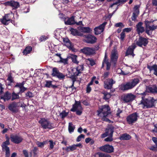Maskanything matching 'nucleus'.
<instances>
[{
  "label": "nucleus",
  "instance_id": "f257e3e1",
  "mask_svg": "<svg viewBox=\"0 0 157 157\" xmlns=\"http://www.w3.org/2000/svg\"><path fill=\"white\" fill-rule=\"evenodd\" d=\"M141 94L143 96L140 104L143 108H150L155 106L157 100H155L153 97L149 96L146 92H144Z\"/></svg>",
  "mask_w": 157,
  "mask_h": 157
},
{
  "label": "nucleus",
  "instance_id": "f03ea898",
  "mask_svg": "<svg viewBox=\"0 0 157 157\" xmlns=\"http://www.w3.org/2000/svg\"><path fill=\"white\" fill-rule=\"evenodd\" d=\"M98 115L102 117V120L109 122L110 120L106 117L110 114V108L108 105H103L97 111Z\"/></svg>",
  "mask_w": 157,
  "mask_h": 157
},
{
  "label": "nucleus",
  "instance_id": "7ed1b4c3",
  "mask_svg": "<svg viewBox=\"0 0 157 157\" xmlns=\"http://www.w3.org/2000/svg\"><path fill=\"white\" fill-rule=\"evenodd\" d=\"M140 82L137 78H134L131 81L122 84L120 86V89L123 91H126L133 89Z\"/></svg>",
  "mask_w": 157,
  "mask_h": 157
},
{
  "label": "nucleus",
  "instance_id": "20e7f679",
  "mask_svg": "<svg viewBox=\"0 0 157 157\" xmlns=\"http://www.w3.org/2000/svg\"><path fill=\"white\" fill-rule=\"evenodd\" d=\"M20 106L22 107H25V104L23 102H13L9 104L8 106V109L12 112L16 113L18 112V107Z\"/></svg>",
  "mask_w": 157,
  "mask_h": 157
},
{
  "label": "nucleus",
  "instance_id": "39448f33",
  "mask_svg": "<svg viewBox=\"0 0 157 157\" xmlns=\"http://www.w3.org/2000/svg\"><path fill=\"white\" fill-rule=\"evenodd\" d=\"M39 122L40 124L42 127L44 129H51L54 127L53 123L44 118L41 119Z\"/></svg>",
  "mask_w": 157,
  "mask_h": 157
},
{
  "label": "nucleus",
  "instance_id": "423d86ee",
  "mask_svg": "<svg viewBox=\"0 0 157 157\" xmlns=\"http://www.w3.org/2000/svg\"><path fill=\"white\" fill-rule=\"evenodd\" d=\"M83 108L80 101H75V103L73 105L71 111L73 112H76V114L78 115H80L82 113Z\"/></svg>",
  "mask_w": 157,
  "mask_h": 157
},
{
  "label": "nucleus",
  "instance_id": "0eeeda50",
  "mask_svg": "<svg viewBox=\"0 0 157 157\" xmlns=\"http://www.w3.org/2000/svg\"><path fill=\"white\" fill-rule=\"evenodd\" d=\"M84 37V42L88 44H94L96 42L97 40L96 37L90 34L85 35Z\"/></svg>",
  "mask_w": 157,
  "mask_h": 157
},
{
  "label": "nucleus",
  "instance_id": "6e6552de",
  "mask_svg": "<svg viewBox=\"0 0 157 157\" xmlns=\"http://www.w3.org/2000/svg\"><path fill=\"white\" fill-rule=\"evenodd\" d=\"M138 114L137 113H134L128 115L126 118L127 121L129 124H132L137 120Z\"/></svg>",
  "mask_w": 157,
  "mask_h": 157
},
{
  "label": "nucleus",
  "instance_id": "1a4fd4ad",
  "mask_svg": "<svg viewBox=\"0 0 157 157\" xmlns=\"http://www.w3.org/2000/svg\"><path fill=\"white\" fill-rule=\"evenodd\" d=\"M64 21L65 24L68 25H72L76 24L77 25H81L82 24V22L81 21H79L78 22H75L74 20V17L72 16L71 18H68L67 20L66 21V18L65 17L61 18Z\"/></svg>",
  "mask_w": 157,
  "mask_h": 157
},
{
  "label": "nucleus",
  "instance_id": "9d476101",
  "mask_svg": "<svg viewBox=\"0 0 157 157\" xmlns=\"http://www.w3.org/2000/svg\"><path fill=\"white\" fill-rule=\"evenodd\" d=\"M106 22H104L99 26L97 27L94 29V33L95 35L100 34L103 32L104 30L105 26L107 24Z\"/></svg>",
  "mask_w": 157,
  "mask_h": 157
},
{
  "label": "nucleus",
  "instance_id": "9b49d317",
  "mask_svg": "<svg viewBox=\"0 0 157 157\" xmlns=\"http://www.w3.org/2000/svg\"><path fill=\"white\" fill-rule=\"evenodd\" d=\"M136 98V96L131 93L125 95L122 98V100L125 102H128L133 100Z\"/></svg>",
  "mask_w": 157,
  "mask_h": 157
},
{
  "label": "nucleus",
  "instance_id": "f8f14e48",
  "mask_svg": "<svg viewBox=\"0 0 157 157\" xmlns=\"http://www.w3.org/2000/svg\"><path fill=\"white\" fill-rule=\"evenodd\" d=\"M118 58V54L117 51L115 49L113 50L111 52V61L113 63L115 66Z\"/></svg>",
  "mask_w": 157,
  "mask_h": 157
},
{
  "label": "nucleus",
  "instance_id": "ddd939ff",
  "mask_svg": "<svg viewBox=\"0 0 157 157\" xmlns=\"http://www.w3.org/2000/svg\"><path fill=\"white\" fill-rule=\"evenodd\" d=\"M99 149L102 151L109 153L113 152L114 149L113 146L108 144L100 147Z\"/></svg>",
  "mask_w": 157,
  "mask_h": 157
},
{
  "label": "nucleus",
  "instance_id": "4468645a",
  "mask_svg": "<svg viewBox=\"0 0 157 157\" xmlns=\"http://www.w3.org/2000/svg\"><path fill=\"white\" fill-rule=\"evenodd\" d=\"M115 83V81L112 79H107L104 82V87L107 89H110L112 88L113 84Z\"/></svg>",
  "mask_w": 157,
  "mask_h": 157
},
{
  "label": "nucleus",
  "instance_id": "2eb2a0df",
  "mask_svg": "<svg viewBox=\"0 0 157 157\" xmlns=\"http://www.w3.org/2000/svg\"><path fill=\"white\" fill-rule=\"evenodd\" d=\"M83 66L80 65L78 66L76 68L72 69L71 71L72 75L74 76L78 75L83 70Z\"/></svg>",
  "mask_w": 157,
  "mask_h": 157
},
{
  "label": "nucleus",
  "instance_id": "dca6fc26",
  "mask_svg": "<svg viewBox=\"0 0 157 157\" xmlns=\"http://www.w3.org/2000/svg\"><path fill=\"white\" fill-rule=\"evenodd\" d=\"M82 52L85 54L90 55L95 53V49L92 48L85 47L81 50Z\"/></svg>",
  "mask_w": 157,
  "mask_h": 157
},
{
  "label": "nucleus",
  "instance_id": "f3484780",
  "mask_svg": "<svg viewBox=\"0 0 157 157\" xmlns=\"http://www.w3.org/2000/svg\"><path fill=\"white\" fill-rule=\"evenodd\" d=\"M4 4L6 6H11L13 9H17L20 6L18 2L13 0L6 2Z\"/></svg>",
  "mask_w": 157,
  "mask_h": 157
},
{
  "label": "nucleus",
  "instance_id": "a211bd4d",
  "mask_svg": "<svg viewBox=\"0 0 157 157\" xmlns=\"http://www.w3.org/2000/svg\"><path fill=\"white\" fill-rule=\"evenodd\" d=\"M148 43V41L146 38L140 36L139 40L136 41V44L138 46L142 47L143 45L146 46Z\"/></svg>",
  "mask_w": 157,
  "mask_h": 157
},
{
  "label": "nucleus",
  "instance_id": "6ab92c4d",
  "mask_svg": "<svg viewBox=\"0 0 157 157\" xmlns=\"http://www.w3.org/2000/svg\"><path fill=\"white\" fill-rule=\"evenodd\" d=\"M11 141L14 143L18 144L21 142L23 140L22 138L17 135H11L10 136Z\"/></svg>",
  "mask_w": 157,
  "mask_h": 157
},
{
  "label": "nucleus",
  "instance_id": "aec40b11",
  "mask_svg": "<svg viewBox=\"0 0 157 157\" xmlns=\"http://www.w3.org/2000/svg\"><path fill=\"white\" fill-rule=\"evenodd\" d=\"M145 92H150L157 93V87L155 85H153L150 86H147L146 90Z\"/></svg>",
  "mask_w": 157,
  "mask_h": 157
},
{
  "label": "nucleus",
  "instance_id": "412c9836",
  "mask_svg": "<svg viewBox=\"0 0 157 157\" xmlns=\"http://www.w3.org/2000/svg\"><path fill=\"white\" fill-rule=\"evenodd\" d=\"M143 24L142 22H139L136 25V30L139 35L144 31V29L143 26Z\"/></svg>",
  "mask_w": 157,
  "mask_h": 157
},
{
  "label": "nucleus",
  "instance_id": "4be33fe9",
  "mask_svg": "<svg viewBox=\"0 0 157 157\" xmlns=\"http://www.w3.org/2000/svg\"><path fill=\"white\" fill-rule=\"evenodd\" d=\"M61 55L60 54H56L54 56L55 58H56L57 57H59V60L56 61L57 62H60L63 63L64 64H65L67 63V59H63L61 56Z\"/></svg>",
  "mask_w": 157,
  "mask_h": 157
},
{
  "label": "nucleus",
  "instance_id": "5701e85b",
  "mask_svg": "<svg viewBox=\"0 0 157 157\" xmlns=\"http://www.w3.org/2000/svg\"><path fill=\"white\" fill-rule=\"evenodd\" d=\"M11 94L8 91L6 92L3 95L0 97V99H3L4 101H8L11 99Z\"/></svg>",
  "mask_w": 157,
  "mask_h": 157
},
{
  "label": "nucleus",
  "instance_id": "b1692460",
  "mask_svg": "<svg viewBox=\"0 0 157 157\" xmlns=\"http://www.w3.org/2000/svg\"><path fill=\"white\" fill-rule=\"evenodd\" d=\"M146 27L147 29H149L150 31H153L157 29V26L152 25H149V22L147 21H145Z\"/></svg>",
  "mask_w": 157,
  "mask_h": 157
},
{
  "label": "nucleus",
  "instance_id": "393cba45",
  "mask_svg": "<svg viewBox=\"0 0 157 157\" xmlns=\"http://www.w3.org/2000/svg\"><path fill=\"white\" fill-rule=\"evenodd\" d=\"M11 19L8 18L6 16L4 17L2 19H1V22L5 25H7L9 22H11Z\"/></svg>",
  "mask_w": 157,
  "mask_h": 157
},
{
  "label": "nucleus",
  "instance_id": "a878e982",
  "mask_svg": "<svg viewBox=\"0 0 157 157\" xmlns=\"http://www.w3.org/2000/svg\"><path fill=\"white\" fill-rule=\"evenodd\" d=\"M147 68L149 70L154 71V74L157 76V65L156 64L152 66H150L148 65L147 66Z\"/></svg>",
  "mask_w": 157,
  "mask_h": 157
},
{
  "label": "nucleus",
  "instance_id": "bb28decb",
  "mask_svg": "<svg viewBox=\"0 0 157 157\" xmlns=\"http://www.w3.org/2000/svg\"><path fill=\"white\" fill-rule=\"evenodd\" d=\"M114 128L113 126H110L105 130L108 136H113Z\"/></svg>",
  "mask_w": 157,
  "mask_h": 157
},
{
  "label": "nucleus",
  "instance_id": "cd10ccee",
  "mask_svg": "<svg viewBox=\"0 0 157 157\" xmlns=\"http://www.w3.org/2000/svg\"><path fill=\"white\" fill-rule=\"evenodd\" d=\"M48 143V140L44 141L42 142H40L39 141H37L36 142V144L38 147L40 148L43 147L44 145L47 144Z\"/></svg>",
  "mask_w": 157,
  "mask_h": 157
},
{
  "label": "nucleus",
  "instance_id": "c85d7f7f",
  "mask_svg": "<svg viewBox=\"0 0 157 157\" xmlns=\"http://www.w3.org/2000/svg\"><path fill=\"white\" fill-rule=\"evenodd\" d=\"M19 93H20L18 92L16 94L14 91L13 92L12 95H11L12 96L11 100L12 101L16 99H19L20 98V97L19 95Z\"/></svg>",
  "mask_w": 157,
  "mask_h": 157
},
{
  "label": "nucleus",
  "instance_id": "c756f323",
  "mask_svg": "<svg viewBox=\"0 0 157 157\" xmlns=\"http://www.w3.org/2000/svg\"><path fill=\"white\" fill-rule=\"evenodd\" d=\"M101 93L104 95L103 96V99L105 100L109 99L111 97V95L110 94L108 93L107 92L103 91Z\"/></svg>",
  "mask_w": 157,
  "mask_h": 157
},
{
  "label": "nucleus",
  "instance_id": "7c9ffc66",
  "mask_svg": "<svg viewBox=\"0 0 157 157\" xmlns=\"http://www.w3.org/2000/svg\"><path fill=\"white\" fill-rule=\"evenodd\" d=\"M133 49L131 47H129L126 52V56H127L129 55H132V57H133L135 56V55L133 53Z\"/></svg>",
  "mask_w": 157,
  "mask_h": 157
},
{
  "label": "nucleus",
  "instance_id": "2f4dec72",
  "mask_svg": "<svg viewBox=\"0 0 157 157\" xmlns=\"http://www.w3.org/2000/svg\"><path fill=\"white\" fill-rule=\"evenodd\" d=\"M81 29L82 32L84 33H89L91 31V30L89 27H82Z\"/></svg>",
  "mask_w": 157,
  "mask_h": 157
},
{
  "label": "nucleus",
  "instance_id": "473e14b6",
  "mask_svg": "<svg viewBox=\"0 0 157 157\" xmlns=\"http://www.w3.org/2000/svg\"><path fill=\"white\" fill-rule=\"evenodd\" d=\"M130 138V136L127 134H123L120 137V139L121 140H128Z\"/></svg>",
  "mask_w": 157,
  "mask_h": 157
},
{
  "label": "nucleus",
  "instance_id": "72a5a7b5",
  "mask_svg": "<svg viewBox=\"0 0 157 157\" xmlns=\"http://www.w3.org/2000/svg\"><path fill=\"white\" fill-rule=\"evenodd\" d=\"M76 149L75 144H73L71 146L67 147L65 150L67 151H73Z\"/></svg>",
  "mask_w": 157,
  "mask_h": 157
},
{
  "label": "nucleus",
  "instance_id": "f704fd0d",
  "mask_svg": "<svg viewBox=\"0 0 157 157\" xmlns=\"http://www.w3.org/2000/svg\"><path fill=\"white\" fill-rule=\"evenodd\" d=\"M65 45L70 50H71L72 51H74L75 49L74 48L73 45L71 41H70L68 43H67Z\"/></svg>",
  "mask_w": 157,
  "mask_h": 157
},
{
  "label": "nucleus",
  "instance_id": "c9c22d12",
  "mask_svg": "<svg viewBox=\"0 0 157 157\" xmlns=\"http://www.w3.org/2000/svg\"><path fill=\"white\" fill-rule=\"evenodd\" d=\"M75 127L72 123H69L68 125V130L70 133H71L74 132Z\"/></svg>",
  "mask_w": 157,
  "mask_h": 157
},
{
  "label": "nucleus",
  "instance_id": "e433bc0d",
  "mask_svg": "<svg viewBox=\"0 0 157 157\" xmlns=\"http://www.w3.org/2000/svg\"><path fill=\"white\" fill-rule=\"evenodd\" d=\"M32 50V48L31 47H27L24 50L23 53L24 55H27Z\"/></svg>",
  "mask_w": 157,
  "mask_h": 157
},
{
  "label": "nucleus",
  "instance_id": "4c0bfd02",
  "mask_svg": "<svg viewBox=\"0 0 157 157\" xmlns=\"http://www.w3.org/2000/svg\"><path fill=\"white\" fill-rule=\"evenodd\" d=\"M70 31L71 32V34L74 36L79 35V33L78 30L75 29L71 28L70 29Z\"/></svg>",
  "mask_w": 157,
  "mask_h": 157
},
{
  "label": "nucleus",
  "instance_id": "58836bf2",
  "mask_svg": "<svg viewBox=\"0 0 157 157\" xmlns=\"http://www.w3.org/2000/svg\"><path fill=\"white\" fill-rule=\"evenodd\" d=\"M9 141L10 140H6L5 141L3 142L2 143V148H9L8 146H7L9 145L10 144Z\"/></svg>",
  "mask_w": 157,
  "mask_h": 157
},
{
  "label": "nucleus",
  "instance_id": "ea45409f",
  "mask_svg": "<svg viewBox=\"0 0 157 157\" xmlns=\"http://www.w3.org/2000/svg\"><path fill=\"white\" fill-rule=\"evenodd\" d=\"M104 63H105L106 65V69L107 70H109L110 69V66L111 65V63H110L108 61V60H105V62H103L102 63V65L103 66Z\"/></svg>",
  "mask_w": 157,
  "mask_h": 157
},
{
  "label": "nucleus",
  "instance_id": "a19ab883",
  "mask_svg": "<svg viewBox=\"0 0 157 157\" xmlns=\"http://www.w3.org/2000/svg\"><path fill=\"white\" fill-rule=\"evenodd\" d=\"M59 72L56 67H54L52 69V75L53 76H56Z\"/></svg>",
  "mask_w": 157,
  "mask_h": 157
},
{
  "label": "nucleus",
  "instance_id": "79ce46f5",
  "mask_svg": "<svg viewBox=\"0 0 157 157\" xmlns=\"http://www.w3.org/2000/svg\"><path fill=\"white\" fill-rule=\"evenodd\" d=\"M2 150L3 151H5L6 157H10V153L9 148H2Z\"/></svg>",
  "mask_w": 157,
  "mask_h": 157
},
{
  "label": "nucleus",
  "instance_id": "37998d69",
  "mask_svg": "<svg viewBox=\"0 0 157 157\" xmlns=\"http://www.w3.org/2000/svg\"><path fill=\"white\" fill-rule=\"evenodd\" d=\"M68 114V113L66 112L65 111H63L59 113V116L62 119H63Z\"/></svg>",
  "mask_w": 157,
  "mask_h": 157
},
{
  "label": "nucleus",
  "instance_id": "c03bdc74",
  "mask_svg": "<svg viewBox=\"0 0 157 157\" xmlns=\"http://www.w3.org/2000/svg\"><path fill=\"white\" fill-rule=\"evenodd\" d=\"M77 56L75 55H72L71 57L72 61L74 63L78 64V61L77 60Z\"/></svg>",
  "mask_w": 157,
  "mask_h": 157
},
{
  "label": "nucleus",
  "instance_id": "a18cd8bd",
  "mask_svg": "<svg viewBox=\"0 0 157 157\" xmlns=\"http://www.w3.org/2000/svg\"><path fill=\"white\" fill-rule=\"evenodd\" d=\"M127 0H118L117 1L113 3L110 6V7L112 8L114 5H117L121 3H124L126 2Z\"/></svg>",
  "mask_w": 157,
  "mask_h": 157
},
{
  "label": "nucleus",
  "instance_id": "49530a36",
  "mask_svg": "<svg viewBox=\"0 0 157 157\" xmlns=\"http://www.w3.org/2000/svg\"><path fill=\"white\" fill-rule=\"evenodd\" d=\"M48 142L49 143V149H52L53 148L54 145H55V143H54L52 140H49V141L48 140Z\"/></svg>",
  "mask_w": 157,
  "mask_h": 157
},
{
  "label": "nucleus",
  "instance_id": "de8ad7c7",
  "mask_svg": "<svg viewBox=\"0 0 157 157\" xmlns=\"http://www.w3.org/2000/svg\"><path fill=\"white\" fill-rule=\"evenodd\" d=\"M31 152L33 153L34 156H36L38 153V148L36 147H34Z\"/></svg>",
  "mask_w": 157,
  "mask_h": 157
},
{
  "label": "nucleus",
  "instance_id": "09e8293b",
  "mask_svg": "<svg viewBox=\"0 0 157 157\" xmlns=\"http://www.w3.org/2000/svg\"><path fill=\"white\" fill-rule=\"evenodd\" d=\"M87 62L89 63L91 66H93L95 64L94 60L91 58H89L87 59Z\"/></svg>",
  "mask_w": 157,
  "mask_h": 157
},
{
  "label": "nucleus",
  "instance_id": "8fccbe9b",
  "mask_svg": "<svg viewBox=\"0 0 157 157\" xmlns=\"http://www.w3.org/2000/svg\"><path fill=\"white\" fill-rule=\"evenodd\" d=\"M23 83H24V82H23L21 83H17L15 86L14 87L15 88H17L19 89L20 90L22 87V86H24V84Z\"/></svg>",
  "mask_w": 157,
  "mask_h": 157
},
{
  "label": "nucleus",
  "instance_id": "3c124183",
  "mask_svg": "<svg viewBox=\"0 0 157 157\" xmlns=\"http://www.w3.org/2000/svg\"><path fill=\"white\" fill-rule=\"evenodd\" d=\"M115 26L117 27H121L120 28H124V25L122 22L117 23L115 24Z\"/></svg>",
  "mask_w": 157,
  "mask_h": 157
},
{
  "label": "nucleus",
  "instance_id": "603ef678",
  "mask_svg": "<svg viewBox=\"0 0 157 157\" xmlns=\"http://www.w3.org/2000/svg\"><path fill=\"white\" fill-rule=\"evenodd\" d=\"M109 136L104 139V141L106 142H110L113 140V136Z\"/></svg>",
  "mask_w": 157,
  "mask_h": 157
},
{
  "label": "nucleus",
  "instance_id": "864d4df0",
  "mask_svg": "<svg viewBox=\"0 0 157 157\" xmlns=\"http://www.w3.org/2000/svg\"><path fill=\"white\" fill-rule=\"evenodd\" d=\"M46 83L45 84V86L49 88L51 86L52 81H46Z\"/></svg>",
  "mask_w": 157,
  "mask_h": 157
},
{
  "label": "nucleus",
  "instance_id": "5fc2aeb1",
  "mask_svg": "<svg viewBox=\"0 0 157 157\" xmlns=\"http://www.w3.org/2000/svg\"><path fill=\"white\" fill-rule=\"evenodd\" d=\"M56 76L60 79H63L65 77V75L60 72H59Z\"/></svg>",
  "mask_w": 157,
  "mask_h": 157
},
{
  "label": "nucleus",
  "instance_id": "6e6d98bb",
  "mask_svg": "<svg viewBox=\"0 0 157 157\" xmlns=\"http://www.w3.org/2000/svg\"><path fill=\"white\" fill-rule=\"evenodd\" d=\"M85 137V136L83 134H81L80 135L78 136L77 138L76 141L77 142H79L81 140L82 138H84Z\"/></svg>",
  "mask_w": 157,
  "mask_h": 157
},
{
  "label": "nucleus",
  "instance_id": "4d7b16f0",
  "mask_svg": "<svg viewBox=\"0 0 157 157\" xmlns=\"http://www.w3.org/2000/svg\"><path fill=\"white\" fill-rule=\"evenodd\" d=\"M125 36V33L122 31L120 34V39L122 41H123Z\"/></svg>",
  "mask_w": 157,
  "mask_h": 157
},
{
  "label": "nucleus",
  "instance_id": "13d9d810",
  "mask_svg": "<svg viewBox=\"0 0 157 157\" xmlns=\"http://www.w3.org/2000/svg\"><path fill=\"white\" fill-rule=\"evenodd\" d=\"M26 97L29 98H31L33 97V95L32 92H31L30 91H28V92L26 94Z\"/></svg>",
  "mask_w": 157,
  "mask_h": 157
},
{
  "label": "nucleus",
  "instance_id": "bf43d9fd",
  "mask_svg": "<svg viewBox=\"0 0 157 157\" xmlns=\"http://www.w3.org/2000/svg\"><path fill=\"white\" fill-rule=\"evenodd\" d=\"M132 29V28H127L124 29L123 31L124 32V33L125 32L127 33H128L130 32H131Z\"/></svg>",
  "mask_w": 157,
  "mask_h": 157
},
{
  "label": "nucleus",
  "instance_id": "052dcab7",
  "mask_svg": "<svg viewBox=\"0 0 157 157\" xmlns=\"http://www.w3.org/2000/svg\"><path fill=\"white\" fill-rule=\"evenodd\" d=\"M99 157H111L109 155L103 153H99Z\"/></svg>",
  "mask_w": 157,
  "mask_h": 157
},
{
  "label": "nucleus",
  "instance_id": "680f3d73",
  "mask_svg": "<svg viewBox=\"0 0 157 157\" xmlns=\"http://www.w3.org/2000/svg\"><path fill=\"white\" fill-rule=\"evenodd\" d=\"M63 40L64 45L70 41L69 39L66 38H63Z\"/></svg>",
  "mask_w": 157,
  "mask_h": 157
},
{
  "label": "nucleus",
  "instance_id": "e2e57ef3",
  "mask_svg": "<svg viewBox=\"0 0 157 157\" xmlns=\"http://www.w3.org/2000/svg\"><path fill=\"white\" fill-rule=\"evenodd\" d=\"M122 110H121L120 109H118V110L117 111V112L116 113V115L117 117H120V113H122Z\"/></svg>",
  "mask_w": 157,
  "mask_h": 157
},
{
  "label": "nucleus",
  "instance_id": "0e129e2a",
  "mask_svg": "<svg viewBox=\"0 0 157 157\" xmlns=\"http://www.w3.org/2000/svg\"><path fill=\"white\" fill-rule=\"evenodd\" d=\"M27 90V88L25 87L24 86H22V87L21 88V89L19 90V93H22L24 92L25 90Z\"/></svg>",
  "mask_w": 157,
  "mask_h": 157
},
{
  "label": "nucleus",
  "instance_id": "69168bd1",
  "mask_svg": "<svg viewBox=\"0 0 157 157\" xmlns=\"http://www.w3.org/2000/svg\"><path fill=\"white\" fill-rule=\"evenodd\" d=\"M7 80L10 82H13V78L10 75H9Z\"/></svg>",
  "mask_w": 157,
  "mask_h": 157
},
{
  "label": "nucleus",
  "instance_id": "338daca9",
  "mask_svg": "<svg viewBox=\"0 0 157 157\" xmlns=\"http://www.w3.org/2000/svg\"><path fill=\"white\" fill-rule=\"evenodd\" d=\"M138 15H137L136 14H134V13L132 14V20L133 21H135L136 18V17Z\"/></svg>",
  "mask_w": 157,
  "mask_h": 157
},
{
  "label": "nucleus",
  "instance_id": "774afa93",
  "mask_svg": "<svg viewBox=\"0 0 157 157\" xmlns=\"http://www.w3.org/2000/svg\"><path fill=\"white\" fill-rule=\"evenodd\" d=\"M152 140L155 143L156 146H157V138L155 137H153L152 138Z\"/></svg>",
  "mask_w": 157,
  "mask_h": 157
}]
</instances>
